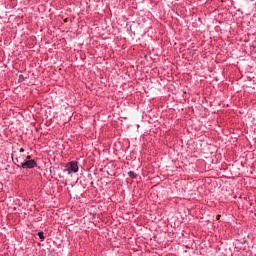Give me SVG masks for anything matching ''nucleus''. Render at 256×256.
Returning a JSON list of instances; mask_svg holds the SVG:
<instances>
[{"instance_id": "nucleus-1", "label": "nucleus", "mask_w": 256, "mask_h": 256, "mask_svg": "<svg viewBox=\"0 0 256 256\" xmlns=\"http://www.w3.org/2000/svg\"><path fill=\"white\" fill-rule=\"evenodd\" d=\"M26 159H31V156L18 153L17 151H14L12 153V160L14 165H17L18 167H22L25 163Z\"/></svg>"}, {"instance_id": "nucleus-2", "label": "nucleus", "mask_w": 256, "mask_h": 256, "mask_svg": "<svg viewBox=\"0 0 256 256\" xmlns=\"http://www.w3.org/2000/svg\"><path fill=\"white\" fill-rule=\"evenodd\" d=\"M65 171L68 173V175H71L72 173H78L79 172V162H77V161L68 162L65 165L64 173H65Z\"/></svg>"}, {"instance_id": "nucleus-3", "label": "nucleus", "mask_w": 256, "mask_h": 256, "mask_svg": "<svg viewBox=\"0 0 256 256\" xmlns=\"http://www.w3.org/2000/svg\"><path fill=\"white\" fill-rule=\"evenodd\" d=\"M22 169H35V167H37V161H35L34 159H26L24 161V164H22V166H20Z\"/></svg>"}, {"instance_id": "nucleus-4", "label": "nucleus", "mask_w": 256, "mask_h": 256, "mask_svg": "<svg viewBox=\"0 0 256 256\" xmlns=\"http://www.w3.org/2000/svg\"><path fill=\"white\" fill-rule=\"evenodd\" d=\"M128 176L131 178V179H137V173L133 172V171H129L128 172Z\"/></svg>"}, {"instance_id": "nucleus-5", "label": "nucleus", "mask_w": 256, "mask_h": 256, "mask_svg": "<svg viewBox=\"0 0 256 256\" xmlns=\"http://www.w3.org/2000/svg\"><path fill=\"white\" fill-rule=\"evenodd\" d=\"M38 237L39 239H41V241H45V234L43 233V231L38 232Z\"/></svg>"}, {"instance_id": "nucleus-6", "label": "nucleus", "mask_w": 256, "mask_h": 256, "mask_svg": "<svg viewBox=\"0 0 256 256\" xmlns=\"http://www.w3.org/2000/svg\"><path fill=\"white\" fill-rule=\"evenodd\" d=\"M18 81L19 83H23V81H25V76H23V74H20Z\"/></svg>"}, {"instance_id": "nucleus-7", "label": "nucleus", "mask_w": 256, "mask_h": 256, "mask_svg": "<svg viewBox=\"0 0 256 256\" xmlns=\"http://www.w3.org/2000/svg\"><path fill=\"white\" fill-rule=\"evenodd\" d=\"M25 153V149L24 148H20V154Z\"/></svg>"}, {"instance_id": "nucleus-8", "label": "nucleus", "mask_w": 256, "mask_h": 256, "mask_svg": "<svg viewBox=\"0 0 256 256\" xmlns=\"http://www.w3.org/2000/svg\"><path fill=\"white\" fill-rule=\"evenodd\" d=\"M250 1H255V0H250Z\"/></svg>"}]
</instances>
